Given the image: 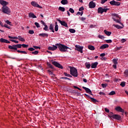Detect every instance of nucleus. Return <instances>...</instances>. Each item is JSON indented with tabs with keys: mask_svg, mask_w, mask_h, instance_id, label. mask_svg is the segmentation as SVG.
I'll return each instance as SVG.
<instances>
[{
	"mask_svg": "<svg viewBox=\"0 0 128 128\" xmlns=\"http://www.w3.org/2000/svg\"><path fill=\"white\" fill-rule=\"evenodd\" d=\"M56 46H57L60 52H68V50H70V48L62 44H56Z\"/></svg>",
	"mask_w": 128,
	"mask_h": 128,
	"instance_id": "1",
	"label": "nucleus"
},
{
	"mask_svg": "<svg viewBox=\"0 0 128 128\" xmlns=\"http://www.w3.org/2000/svg\"><path fill=\"white\" fill-rule=\"evenodd\" d=\"M70 74L72 76H74L76 78L78 76V70L74 67L70 66Z\"/></svg>",
	"mask_w": 128,
	"mask_h": 128,
	"instance_id": "2",
	"label": "nucleus"
},
{
	"mask_svg": "<svg viewBox=\"0 0 128 128\" xmlns=\"http://www.w3.org/2000/svg\"><path fill=\"white\" fill-rule=\"evenodd\" d=\"M2 10L4 14H10V9L6 6H2Z\"/></svg>",
	"mask_w": 128,
	"mask_h": 128,
	"instance_id": "3",
	"label": "nucleus"
},
{
	"mask_svg": "<svg viewBox=\"0 0 128 128\" xmlns=\"http://www.w3.org/2000/svg\"><path fill=\"white\" fill-rule=\"evenodd\" d=\"M110 9L106 7L105 8H102V7L98 8V14H102L103 12H106L108 10H109Z\"/></svg>",
	"mask_w": 128,
	"mask_h": 128,
	"instance_id": "4",
	"label": "nucleus"
},
{
	"mask_svg": "<svg viewBox=\"0 0 128 128\" xmlns=\"http://www.w3.org/2000/svg\"><path fill=\"white\" fill-rule=\"evenodd\" d=\"M75 50L78 52H80L81 54H82V50H84V46H80V45H76L75 46Z\"/></svg>",
	"mask_w": 128,
	"mask_h": 128,
	"instance_id": "5",
	"label": "nucleus"
},
{
	"mask_svg": "<svg viewBox=\"0 0 128 128\" xmlns=\"http://www.w3.org/2000/svg\"><path fill=\"white\" fill-rule=\"evenodd\" d=\"M52 64L56 66V68H61V70H62L64 68V67H62V66L60 64L58 63V62L56 61H52Z\"/></svg>",
	"mask_w": 128,
	"mask_h": 128,
	"instance_id": "6",
	"label": "nucleus"
},
{
	"mask_svg": "<svg viewBox=\"0 0 128 128\" xmlns=\"http://www.w3.org/2000/svg\"><path fill=\"white\" fill-rule=\"evenodd\" d=\"M31 4L32 6H34L35 8H42V6H41L38 4L36 2L34 1H32L31 2Z\"/></svg>",
	"mask_w": 128,
	"mask_h": 128,
	"instance_id": "7",
	"label": "nucleus"
},
{
	"mask_svg": "<svg viewBox=\"0 0 128 128\" xmlns=\"http://www.w3.org/2000/svg\"><path fill=\"white\" fill-rule=\"evenodd\" d=\"M110 4H111V6H120V2H116L114 0L110 1Z\"/></svg>",
	"mask_w": 128,
	"mask_h": 128,
	"instance_id": "8",
	"label": "nucleus"
},
{
	"mask_svg": "<svg viewBox=\"0 0 128 128\" xmlns=\"http://www.w3.org/2000/svg\"><path fill=\"white\" fill-rule=\"evenodd\" d=\"M110 118H114L115 120H120V116L118 114H112L110 116Z\"/></svg>",
	"mask_w": 128,
	"mask_h": 128,
	"instance_id": "9",
	"label": "nucleus"
},
{
	"mask_svg": "<svg viewBox=\"0 0 128 128\" xmlns=\"http://www.w3.org/2000/svg\"><path fill=\"white\" fill-rule=\"evenodd\" d=\"M48 50H52V51L56 50H58V45L56 44L55 45H52V46H49L48 48Z\"/></svg>",
	"mask_w": 128,
	"mask_h": 128,
	"instance_id": "10",
	"label": "nucleus"
},
{
	"mask_svg": "<svg viewBox=\"0 0 128 128\" xmlns=\"http://www.w3.org/2000/svg\"><path fill=\"white\" fill-rule=\"evenodd\" d=\"M57 20L59 22L60 24L62 26H63L66 28H68V24L65 21H62L60 20H58V19H57Z\"/></svg>",
	"mask_w": 128,
	"mask_h": 128,
	"instance_id": "11",
	"label": "nucleus"
},
{
	"mask_svg": "<svg viewBox=\"0 0 128 128\" xmlns=\"http://www.w3.org/2000/svg\"><path fill=\"white\" fill-rule=\"evenodd\" d=\"M88 6L90 8H96V3L94 1H91L89 3Z\"/></svg>",
	"mask_w": 128,
	"mask_h": 128,
	"instance_id": "12",
	"label": "nucleus"
},
{
	"mask_svg": "<svg viewBox=\"0 0 128 128\" xmlns=\"http://www.w3.org/2000/svg\"><path fill=\"white\" fill-rule=\"evenodd\" d=\"M115 110L116 112H124V109H122V108H120V106H118L116 107L115 108Z\"/></svg>",
	"mask_w": 128,
	"mask_h": 128,
	"instance_id": "13",
	"label": "nucleus"
},
{
	"mask_svg": "<svg viewBox=\"0 0 128 128\" xmlns=\"http://www.w3.org/2000/svg\"><path fill=\"white\" fill-rule=\"evenodd\" d=\"M0 4L2 6H6L8 4V2H6L4 0H0Z\"/></svg>",
	"mask_w": 128,
	"mask_h": 128,
	"instance_id": "14",
	"label": "nucleus"
},
{
	"mask_svg": "<svg viewBox=\"0 0 128 128\" xmlns=\"http://www.w3.org/2000/svg\"><path fill=\"white\" fill-rule=\"evenodd\" d=\"M109 46L108 44H102V46H100V50H104V48H108Z\"/></svg>",
	"mask_w": 128,
	"mask_h": 128,
	"instance_id": "15",
	"label": "nucleus"
},
{
	"mask_svg": "<svg viewBox=\"0 0 128 128\" xmlns=\"http://www.w3.org/2000/svg\"><path fill=\"white\" fill-rule=\"evenodd\" d=\"M0 42H4L5 44H10V42L7 40L4 39V38H1L0 39Z\"/></svg>",
	"mask_w": 128,
	"mask_h": 128,
	"instance_id": "16",
	"label": "nucleus"
},
{
	"mask_svg": "<svg viewBox=\"0 0 128 128\" xmlns=\"http://www.w3.org/2000/svg\"><path fill=\"white\" fill-rule=\"evenodd\" d=\"M82 88H84V90H85L86 92H87V94H92V90H90V88H86V87L83 86Z\"/></svg>",
	"mask_w": 128,
	"mask_h": 128,
	"instance_id": "17",
	"label": "nucleus"
},
{
	"mask_svg": "<svg viewBox=\"0 0 128 128\" xmlns=\"http://www.w3.org/2000/svg\"><path fill=\"white\" fill-rule=\"evenodd\" d=\"M98 62H95L94 63L92 64H91L92 68H96V66H98Z\"/></svg>",
	"mask_w": 128,
	"mask_h": 128,
	"instance_id": "18",
	"label": "nucleus"
},
{
	"mask_svg": "<svg viewBox=\"0 0 128 128\" xmlns=\"http://www.w3.org/2000/svg\"><path fill=\"white\" fill-rule=\"evenodd\" d=\"M39 36H42V38H48V34L46 33L40 34Z\"/></svg>",
	"mask_w": 128,
	"mask_h": 128,
	"instance_id": "19",
	"label": "nucleus"
},
{
	"mask_svg": "<svg viewBox=\"0 0 128 128\" xmlns=\"http://www.w3.org/2000/svg\"><path fill=\"white\" fill-rule=\"evenodd\" d=\"M8 48H10V50H18L16 45H13L12 46H9Z\"/></svg>",
	"mask_w": 128,
	"mask_h": 128,
	"instance_id": "20",
	"label": "nucleus"
},
{
	"mask_svg": "<svg viewBox=\"0 0 128 128\" xmlns=\"http://www.w3.org/2000/svg\"><path fill=\"white\" fill-rule=\"evenodd\" d=\"M29 18H36V16L34 13H29Z\"/></svg>",
	"mask_w": 128,
	"mask_h": 128,
	"instance_id": "21",
	"label": "nucleus"
},
{
	"mask_svg": "<svg viewBox=\"0 0 128 128\" xmlns=\"http://www.w3.org/2000/svg\"><path fill=\"white\" fill-rule=\"evenodd\" d=\"M114 28H118V30H120L122 28H124V25L122 26H120L119 25H116L114 24L113 25Z\"/></svg>",
	"mask_w": 128,
	"mask_h": 128,
	"instance_id": "22",
	"label": "nucleus"
},
{
	"mask_svg": "<svg viewBox=\"0 0 128 128\" xmlns=\"http://www.w3.org/2000/svg\"><path fill=\"white\" fill-rule=\"evenodd\" d=\"M88 48L90 50H96V48L92 45L88 46Z\"/></svg>",
	"mask_w": 128,
	"mask_h": 128,
	"instance_id": "23",
	"label": "nucleus"
},
{
	"mask_svg": "<svg viewBox=\"0 0 128 128\" xmlns=\"http://www.w3.org/2000/svg\"><path fill=\"white\" fill-rule=\"evenodd\" d=\"M61 4H68V0H62L61 1Z\"/></svg>",
	"mask_w": 128,
	"mask_h": 128,
	"instance_id": "24",
	"label": "nucleus"
},
{
	"mask_svg": "<svg viewBox=\"0 0 128 128\" xmlns=\"http://www.w3.org/2000/svg\"><path fill=\"white\" fill-rule=\"evenodd\" d=\"M104 32L106 34V36H110L112 34V32H110L106 30H104Z\"/></svg>",
	"mask_w": 128,
	"mask_h": 128,
	"instance_id": "25",
	"label": "nucleus"
},
{
	"mask_svg": "<svg viewBox=\"0 0 128 128\" xmlns=\"http://www.w3.org/2000/svg\"><path fill=\"white\" fill-rule=\"evenodd\" d=\"M117 17L120 20L117 19L116 22L120 24H121V26H124V24H122V22H120L121 21L120 18L118 17V16H117Z\"/></svg>",
	"mask_w": 128,
	"mask_h": 128,
	"instance_id": "26",
	"label": "nucleus"
},
{
	"mask_svg": "<svg viewBox=\"0 0 128 128\" xmlns=\"http://www.w3.org/2000/svg\"><path fill=\"white\" fill-rule=\"evenodd\" d=\"M18 39L19 40H20V42H26V40L22 38V36H18Z\"/></svg>",
	"mask_w": 128,
	"mask_h": 128,
	"instance_id": "27",
	"label": "nucleus"
},
{
	"mask_svg": "<svg viewBox=\"0 0 128 128\" xmlns=\"http://www.w3.org/2000/svg\"><path fill=\"white\" fill-rule=\"evenodd\" d=\"M50 30H52V32H54V27L52 24H50Z\"/></svg>",
	"mask_w": 128,
	"mask_h": 128,
	"instance_id": "28",
	"label": "nucleus"
},
{
	"mask_svg": "<svg viewBox=\"0 0 128 128\" xmlns=\"http://www.w3.org/2000/svg\"><path fill=\"white\" fill-rule=\"evenodd\" d=\"M58 10L60 12H64V10H66V9L64 7L60 6L58 8Z\"/></svg>",
	"mask_w": 128,
	"mask_h": 128,
	"instance_id": "29",
	"label": "nucleus"
},
{
	"mask_svg": "<svg viewBox=\"0 0 128 128\" xmlns=\"http://www.w3.org/2000/svg\"><path fill=\"white\" fill-rule=\"evenodd\" d=\"M18 52H20V54H28V52H26V51H22V50H17Z\"/></svg>",
	"mask_w": 128,
	"mask_h": 128,
	"instance_id": "30",
	"label": "nucleus"
},
{
	"mask_svg": "<svg viewBox=\"0 0 128 128\" xmlns=\"http://www.w3.org/2000/svg\"><path fill=\"white\" fill-rule=\"evenodd\" d=\"M85 66L86 68H90V64L89 62L86 63Z\"/></svg>",
	"mask_w": 128,
	"mask_h": 128,
	"instance_id": "31",
	"label": "nucleus"
},
{
	"mask_svg": "<svg viewBox=\"0 0 128 128\" xmlns=\"http://www.w3.org/2000/svg\"><path fill=\"white\" fill-rule=\"evenodd\" d=\"M124 74L126 78H128V70H126L124 71Z\"/></svg>",
	"mask_w": 128,
	"mask_h": 128,
	"instance_id": "32",
	"label": "nucleus"
},
{
	"mask_svg": "<svg viewBox=\"0 0 128 128\" xmlns=\"http://www.w3.org/2000/svg\"><path fill=\"white\" fill-rule=\"evenodd\" d=\"M8 38H12L13 40H18V37H16V36H8Z\"/></svg>",
	"mask_w": 128,
	"mask_h": 128,
	"instance_id": "33",
	"label": "nucleus"
},
{
	"mask_svg": "<svg viewBox=\"0 0 128 128\" xmlns=\"http://www.w3.org/2000/svg\"><path fill=\"white\" fill-rule=\"evenodd\" d=\"M112 62H113L114 64H118V59L114 58V59H113Z\"/></svg>",
	"mask_w": 128,
	"mask_h": 128,
	"instance_id": "34",
	"label": "nucleus"
},
{
	"mask_svg": "<svg viewBox=\"0 0 128 128\" xmlns=\"http://www.w3.org/2000/svg\"><path fill=\"white\" fill-rule=\"evenodd\" d=\"M69 32H70L72 34H74V32H76V30L72 28H70L69 30Z\"/></svg>",
	"mask_w": 128,
	"mask_h": 128,
	"instance_id": "35",
	"label": "nucleus"
},
{
	"mask_svg": "<svg viewBox=\"0 0 128 128\" xmlns=\"http://www.w3.org/2000/svg\"><path fill=\"white\" fill-rule=\"evenodd\" d=\"M6 23L7 24H9V26H12V22H10L8 20H6Z\"/></svg>",
	"mask_w": 128,
	"mask_h": 128,
	"instance_id": "36",
	"label": "nucleus"
},
{
	"mask_svg": "<svg viewBox=\"0 0 128 128\" xmlns=\"http://www.w3.org/2000/svg\"><path fill=\"white\" fill-rule=\"evenodd\" d=\"M114 94H116V92L114 91H112L109 93V96H114Z\"/></svg>",
	"mask_w": 128,
	"mask_h": 128,
	"instance_id": "37",
	"label": "nucleus"
},
{
	"mask_svg": "<svg viewBox=\"0 0 128 128\" xmlns=\"http://www.w3.org/2000/svg\"><path fill=\"white\" fill-rule=\"evenodd\" d=\"M16 46V48H22V44H18L15 45Z\"/></svg>",
	"mask_w": 128,
	"mask_h": 128,
	"instance_id": "38",
	"label": "nucleus"
},
{
	"mask_svg": "<svg viewBox=\"0 0 128 128\" xmlns=\"http://www.w3.org/2000/svg\"><path fill=\"white\" fill-rule=\"evenodd\" d=\"M10 42H15V44H18V41L14 40H10Z\"/></svg>",
	"mask_w": 128,
	"mask_h": 128,
	"instance_id": "39",
	"label": "nucleus"
},
{
	"mask_svg": "<svg viewBox=\"0 0 128 128\" xmlns=\"http://www.w3.org/2000/svg\"><path fill=\"white\" fill-rule=\"evenodd\" d=\"M32 54L36 55V54H38V51L36 50V51H34V52H32Z\"/></svg>",
	"mask_w": 128,
	"mask_h": 128,
	"instance_id": "40",
	"label": "nucleus"
},
{
	"mask_svg": "<svg viewBox=\"0 0 128 128\" xmlns=\"http://www.w3.org/2000/svg\"><path fill=\"white\" fill-rule=\"evenodd\" d=\"M69 12H70L71 14H74V9H72V8H70L69 9Z\"/></svg>",
	"mask_w": 128,
	"mask_h": 128,
	"instance_id": "41",
	"label": "nucleus"
},
{
	"mask_svg": "<svg viewBox=\"0 0 128 128\" xmlns=\"http://www.w3.org/2000/svg\"><path fill=\"white\" fill-rule=\"evenodd\" d=\"M120 86H122V88H124V86H126V82H122L120 84Z\"/></svg>",
	"mask_w": 128,
	"mask_h": 128,
	"instance_id": "42",
	"label": "nucleus"
},
{
	"mask_svg": "<svg viewBox=\"0 0 128 128\" xmlns=\"http://www.w3.org/2000/svg\"><path fill=\"white\" fill-rule=\"evenodd\" d=\"M44 30L48 31V26L46 24V25H44Z\"/></svg>",
	"mask_w": 128,
	"mask_h": 128,
	"instance_id": "43",
	"label": "nucleus"
},
{
	"mask_svg": "<svg viewBox=\"0 0 128 128\" xmlns=\"http://www.w3.org/2000/svg\"><path fill=\"white\" fill-rule=\"evenodd\" d=\"M4 28H8V30H10V26H8V24H4Z\"/></svg>",
	"mask_w": 128,
	"mask_h": 128,
	"instance_id": "44",
	"label": "nucleus"
},
{
	"mask_svg": "<svg viewBox=\"0 0 128 128\" xmlns=\"http://www.w3.org/2000/svg\"><path fill=\"white\" fill-rule=\"evenodd\" d=\"M54 30H55V32H58V25L55 26Z\"/></svg>",
	"mask_w": 128,
	"mask_h": 128,
	"instance_id": "45",
	"label": "nucleus"
},
{
	"mask_svg": "<svg viewBox=\"0 0 128 128\" xmlns=\"http://www.w3.org/2000/svg\"><path fill=\"white\" fill-rule=\"evenodd\" d=\"M28 34H34V32L32 30H30L28 31Z\"/></svg>",
	"mask_w": 128,
	"mask_h": 128,
	"instance_id": "46",
	"label": "nucleus"
},
{
	"mask_svg": "<svg viewBox=\"0 0 128 128\" xmlns=\"http://www.w3.org/2000/svg\"><path fill=\"white\" fill-rule=\"evenodd\" d=\"M28 50H30V52H34V50H35L34 48H28Z\"/></svg>",
	"mask_w": 128,
	"mask_h": 128,
	"instance_id": "47",
	"label": "nucleus"
},
{
	"mask_svg": "<svg viewBox=\"0 0 128 128\" xmlns=\"http://www.w3.org/2000/svg\"><path fill=\"white\" fill-rule=\"evenodd\" d=\"M34 24L36 26V28H40V24H38V22H36L34 23Z\"/></svg>",
	"mask_w": 128,
	"mask_h": 128,
	"instance_id": "48",
	"label": "nucleus"
},
{
	"mask_svg": "<svg viewBox=\"0 0 128 128\" xmlns=\"http://www.w3.org/2000/svg\"><path fill=\"white\" fill-rule=\"evenodd\" d=\"M98 38H100V40H103V38H104V36H102V35H99L98 36Z\"/></svg>",
	"mask_w": 128,
	"mask_h": 128,
	"instance_id": "49",
	"label": "nucleus"
},
{
	"mask_svg": "<svg viewBox=\"0 0 128 128\" xmlns=\"http://www.w3.org/2000/svg\"><path fill=\"white\" fill-rule=\"evenodd\" d=\"M91 100L93 102H98V100L94 98H92Z\"/></svg>",
	"mask_w": 128,
	"mask_h": 128,
	"instance_id": "50",
	"label": "nucleus"
},
{
	"mask_svg": "<svg viewBox=\"0 0 128 128\" xmlns=\"http://www.w3.org/2000/svg\"><path fill=\"white\" fill-rule=\"evenodd\" d=\"M108 2V0H101L100 4H104V2Z\"/></svg>",
	"mask_w": 128,
	"mask_h": 128,
	"instance_id": "51",
	"label": "nucleus"
},
{
	"mask_svg": "<svg viewBox=\"0 0 128 128\" xmlns=\"http://www.w3.org/2000/svg\"><path fill=\"white\" fill-rule=\"evenodd\" d=\"M108 86L107 84H102V86L104 88H106V86Z\"/></svg>",
	"mask_w": 128,
	"mask_h": 128,
	"instance_id": "52",
	"label": "nucleus"
},
{
	"mask_svg": "<svg viewBox=\"0 0 128 128\" xmlns=\"http://www.w3.org/2000/svg\"><path fill=\"white\" fill-rule=\"evenodd\" d=\"M106 42H107V44H110L111 42H112V41L110 40H106Z\"/></svg>",
	"mask_w": 128,
	"mask_h": 128,
	"instance_id": "53",
	"label": "nucleus"
},
{
	"mask_svg": "<svg viewBox=\"0 0 128 128\" xmlns=\"http://www.w3.org/2000/svg\"><path fill=\"white\" fill-rule=\"evenodd\" d=\"M22 48H28V45H26V44H22Z\"/></svg>",
	"mask_w": 128,
	"mask_h": 128,
	"instance_id": "54",
	"label": "nucleus"
},
{
	"mask_svg": "<svg viewBox=\"0 0 128 128\" xmlns=\"http://www.w3.org/2000/svg\"><path fill=\"white\" fill-rule=\"evenodd\" d=\"M122 43L124 44V42H126V40L124 38H122L121 40Z\"/></svg>",
	"mask_w": 128,
	"mask_h": 128,
	"instance_id": "55",
	"label": "nucleus"
},
{
	"mask_svg": "<svg viewBox=\"0 0 128 128\" xmlns=\"http://www.w3.org/2000/svg\"><path fill=\"white\" fill-rule=\"evenodd\" d=\"M33 48H34V50H38V48H40V47L38 46H33Z\"/></svg>",
	"mask_w": 128,
	"mask_h": 128,
	"instance_id": "56",
	"label": "nucleus"
},
{
	"mask_svg": "<svg viewBox=\"0 0 128 128\" xmlns=\"http://www.w3.org/2000/svg\"><path fill=\"white\" fill-rule=\"evenodd\" d=\"M82 14H83L82 12H77L76 14H77V15H78V14H79V15H80V16H82Z\"/></svg>",
	"mask_w": 128,
	"mask_h": 128,
	"instance_id": "57",
	"label": "nucleus"
},
{
	"mask_svg": "<svg viewBox=\"0 0 128 128\" xmlns=\"http://www.w3.org/2000/svg\"><path fill=\"white\" fill-rule=\"evenodd\" d=\"M74 88H76L77 90H82V89H80V88L76 86H74Z\"/></svg>",
	"mask_w": 128,
	"mask_h": 128,
	"instance_id": "58",
	"label": "nucleus"
},
{
	"mask_svg": "<svg viewBox=\"0 0 128 128\" xmlns=\"http://www.w3.org/2000/svg\"><path fill=\"white\" fill-rule=\"evenodd\" d=\"M40 22H41L42 24H43V26H45V25L46 24L44 23V21H42V20H41V21H40Z\"/></svg>",
	"mask_w": 128,
	"mask_h": 128,
	"instance_id": "59",
	"label": "nucleus"
},
{
	"mask_svg": "<svg viewBox=\"0 0 128 128\" xmlns=\"http://www.w3.org/2000/svg\"><path fill=\"white\" fill-rule=\"evenodd\" d=\"M117 64H114L112 65V66H113L114 68H115V70H116V65Z\"/></svg>",
	"mask_w": 128,
	"mask_h": 128,
	"instance_id": "60",
	"label": "nucleus"
},
{
	"mask_svg": "<svg viewBox=\"0 0 128 128\" xmlns=\"http://www.w3.org/2000/svg\"><path fill=\"white\" fill-rule=\"evenodd\" d=\"M106 56V54H104V53H102V54H100V56H102V57H104V56Z\"/></svg>",
	"mask_w": 128,
	"mask_h": 128,
	"instance_id": "61",
	"label": "nucleus"
},
{
	"mask_svg": "<svg viewBox=\"0 0 128 128\" xmlns=\"http://www.w3.org/2000/svg\"><path fill=\"white\" fill-rule=\"evenodd\" d=\"M101 60H106V57H102L100 58Z\"/></svg>",
	"mask_w": 128,
	"mask_h": 128,
	"instance_id": "62",
	"label": "nucleus"
},
{
	"mask_svg": "<svg viewBox=\"0 0 128 128\" xmlns=\"http://www.w3.org/2000/svg\"><path fill=\"white\" fill-rule=\"evenodd\" d=\"M82 10H84V7H81L79 8V12H82Z\"/></svg>",
	"mask_w": 128,
	"mask_h": 128,
	"instance_id": "63",
	"label": "nucleus"
},
{
	"mask_svg": "<svg viewBox=\"0 0 128 128\" xmlns=\"http://www.w3.org/2000/svg\"><path fill=\"white\" fill-rule=\"evenodd\" d=\"M105 112H110V110L107 108H105Z\"/></svg>",
	"mask_w": 128,
	"mask_h": 128,
	"instance_id": "64",
	"label": "nucleus"
}]
</instances>
